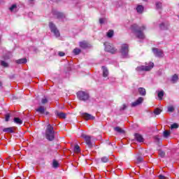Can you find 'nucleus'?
I'll list each match as a JSON object with an SVG mask.
<instances>
[{
    "label": "nucleus",
    "instance_id": "28",
    "mask_svg": "<svg viewBox=\"0 0 179 179\" xmlns=\"http://www.w3.org/2000/svg\"><path fill=\"white\" fill-rule=\"evenodd\" d=\"M73 54H75V55H78V54H80V49L79 48H75L73 50Z\"/></svg>",
    "mask_w": 179,
    "mask_h": 179
},
{
    "label": "nucleus",
    "instance_id": "15",
    "mask_svg": "<svg viewBox=\"0 0 179 179\" xmlns=\"http://www.w3.org/2000/svg\"><path fill=\"white\" fill-rule=\"evenodd\" d=\"M102 71L103 78H107L108 76V69L106 66H102Z\"/></svg>",
    "mask_w": 179,
    "mask_h": 179
},
{
    "label": "nucleus",
    "instance_id": "29",
    "mask_svg": "<svg viewBox=\"0 0 179 179\" xmlns=\"http://www.w3.org/2000/svg\"><path fill=\"white\" fill-rule=\"evenodd\" d=\"M115 131H116V132H118L119 134H122L124 131H122V129L120 128V127H117L115 128Z\"/></svg>",
    "mask_w": 179,
    "mask_h": 179
},
{
    "label": "nucleus",
    "instance_id": "20",
    "mask_svg": "<svg viewBox=\"0 0 179 179\" xmlns=\"http://www.w3.org/2000/svg\"><path fill=\"white\" fill-rule=\"evenodd\" d=\"M9 9L10 12H17V6H16V4H13Z\"/></svg>",
    "mask_w": 179,
    "mask_h": 179
},
{
    "label": "nucleus",
    "instance_id": "32",
    "mask_svg": "<svg viewBox=\"0 0 179 179\" xmlns=\"http://www.w3.org/2000/svg\"><path fill=\"white\" fill-rule=\"evenodd\" d=\"M102 163H107V162H108V157H103L101 159Z\"/></svg>",
    "mask_w": 179,
    "mask_h": 179
},
{
    "label": "nucleus",
    "instance_id": "9",
    "mask_svg": "<svg viewBox=\"0 0 179 179\" xmlns=\"http://www.w3.org/2000/svg\"><path fill=\"white\" fill-rule=\"evenodd\" d=\"M152 51L156 57H162L164 55L163 50L157 48H152Z\"/></svg>",
    "mask_w": 179,
    "mask_h": 179
},
{
    "label": "nucleus",
    "instance_id": "33",
    "mask_svg": "<svg viewBox=\"0 0 179 179\" xmlns=\"http://www.w3.org/2000/svg\"><path fill=\"white\" fill-rule=\"evenodd\" d=\"M160 113H162V110H160V108H157L154 110V114H155L156 115H159Z\"/></svg>",
    "mask_w": 179,
    "mask_h": 179
},
{
    "label": "nucleus",
    "instance_id": "50",
    "mask_svg": "<svg viewBox=\"0 0 179 179\" xmlns=\"http://www.w3.org/2000/svg\"><path fill=\"white\" fill-rule=\"evenodd\" d=\"M144 1H148V0H144Z\"/></svg>",
    "mask_w": 179,
    "mask_h": 179
},
{
    "label": "nucleus",
    "instance_id": "1",
    "mask_svg": "<svg viewBox=\"0 0 179 179\" xmlns=\"http://www.w3.org/2000/svg\"><path fill=\"white\" fill-rule=\"evenodd\" d=\"M145 29L146 27L142 26L141 27H139L136 25V24H134L131 27V31L134 33L137 38H139L140 40H143V38H145V34H143V30Z\"/></svg>",
    "mask_w": 179,
    "mask_h": 179
},
{
    "label": "nucleus",
    "instance_id": "38",
    "mask_svg": "<svg viewBox=\"0 0 179 179\" xmlns=\"http://www.w3.org/2000/svg\"><path fill=\"white\" fill-rule=\"evenodd\" d=\"M52 166H53L55 169H57V167H58V162L54 160V161H53V164H52Z\"/></svg>",
    "mask_w": 179,
    "mask_h": 179
},
{
    "label": "nucleus",
    "instance_id": "35",
    "mask_svg": "<svg viewBox=\"0 0 179 179\" xmlns=\"http://www.w3.org/2000/svg\"><path fill=\"white\" fill-rule=\"evenodd\" d=\"M3 58L4 59H9V58H12V53L8 52V55L5 56Z\"/></svg>",
    "mask_w": 179,
    "mask_h": 179
},
{
    "label": "nucleus",
    "instance_id": "26",
    "mask_svg": "<svg viewBox=\"0 0 179 179\" xmlns=\"http://www.w3.org/2000/svg\"><path fill=\"white\" fill-rule=\"evenodd\" d=\"M36 111L40 113V114H44V108L43 106H40L38 109H36Z\"/></svg>",
    "mask_w": 179,
    "mask_h": 179
},
{
    "label": "nucleus",
    "instance_id": "27",
    "mask_svg": "<svg viewBox=\"0 0 179 179\" xmlns=\"http://www.w3.org/2000/svg\"><path fill=\"white\" fill-rule=\"evenodd\" d=\"M74 152H75V153H80V147H79L78 145H75Z\"/></svg>",
    "mask_w": 179,
    "mask_h": 179
},
{
    "label": "nucleus",
    "instance_id": "16",
    "mask_svg": "<svg viewBox=\"0 0 179 179\" xmlns=\"http://www.w3.org/2000/svg\"><path fill=\"white\" fill-rule=\"evenodd\" d=\"M158 99L159 100H163V96H164V91L161 90V91H157Z\"/></svg>",
    "mask_w": 179,
    "mask_h": 179
},
{
    "label": "nucleus",
    "instance_id": "18",
    "mask_svg": "<svg viewBox=\"0 0 179 179\" xmlns=\"http://www.w3.org/2000/svg\"><path fill=\"white\" fill-rule=\"evenodd\" d=\"M80 47L81 48H87V47H89V44H87L86 41H82L80 42Z\"/></svg>",
    "mask_w": 179,
    "mask_h": 179
},
{
    "label": "nucleus",
    "instance_id": "37",
    "mask_svg": "<svg viewBox=\"0 0 179 179\" xmlns=\"http://www.w3.org/2000/svg\"><path fill=\"white\" fill-rule=\"evenodd\" d=\"M156 8H157V9H162V3L157 2L156 3Z\"/></svg>",
    "mask_w": 179,
    "mask_h": 179
},
{
    "label": "nucleus",
    "instance_id": "3",
    "mask_svg": "<svg viewBox=\"0 0 179 179\" xmlns=\"http://www.w3.org/2000/svg\"><path fill=\"white\" fill-rule=\"evenodd\" d=\"M153 66H155V64L153 63H150L149 66H138L136 69V71L137 72H138V73H141V72H144V71H150V69H152V68H153Z\"/></svg>",
    "mask_w": 179,
    "mask_h": 179
},
{
    "label": "nucleus",
    "instance_id": "23",
    "mask_svg": "<svg viewBox=\"0 0 179 179\" xmlns=\"http://www.w3.org/2000/svg\"><path fill=\"white\" fill-rule=\"evenodd\" d=\"M3 132H9L10 134L13 133V129L11 127L5 128L3 129Z\"/></svg>",
    "mask_w": 179,
    "mask_h": 179
},
{
    "label": "nucleus",
    "instance_id": "45",
    "mask_svg": "<svg viewBox=\"0 0 179 179\" xmlns=\"http://www.w3.org/2000/svg\"><path fill=\"white\" fill-rule=\"evenodd\" d=\"M160 29H162V30L164 29V23L160 24Z\"/></svg>",
    "mask_w": 179,
    "mask_h": 179
},
{
    "label": "nucleus",
    "instance_id": "43",
    "mask_svg": "<svg viewBox=\"0 0 179 179\" xmlns=\"http://www.w3.org/2000/svg\"><path fill=\"white\" fill-rule=\"evenodd\" d=\"M65 55V52H59V57H64Z\"/></svg>",
    "mask_w": 179,
    "mask_h": 179
},
{
    "label": "nucleus",
    "instance_id": "41",
    "mask_svg": "<svg viewBox=\"0 0 179 179\" xmlns=\"http://www.w3.org/2000/svg\"><path fill=\"white\" fill-rule=\"evenodd\" d=\"M104 22H106V19H104V18H100L99 19L100 24H103V23H104Z\"/></svg>",
    "mask_w": 179,
    "mask_h": 179
},
{
    "label": "nucleus",
    "instance_id": "2",
    "mask_svg": "<svg viewBox=\"0 0 179 179\" xmlns=\"http://www.w3.org/2000/svg\"><path fill=\"white\" fill-rule=\"evenodd\" d=\"M45 136L48 141H54L55 138V131L54 127L51 124H48L45 130Z\"/></svg>",
    "mask_w": 179,
    "mask_h": 179
},
{
    "label": "nucleus",
    "instance_id": "24",
    "mask_svg": "<svg viewBox=\"0 0 179 179\" xmlns=\"http://www.w3.org/2000/svg\"><path fill=\"white\" fill-rule=\"evenodd\" d=\"M113 36H114V31L109 30L107 33V37H108L109 38H111V37H113Z\"/></svg>",
    "mask_w": 179,
    "mask_h": 179
},
{
    "label": "nucleus",
    "instance_id": "21",
    "mask_svg": "<svg viewBox=\"0 0 179 179\" xmlns=\"http://www.w3.org/2000/svg\"><path fill=\"white\" fill-rule=\"evenodd\" d=\"M56 114L59 118H66V115L62 112H57Z\"/></svg>",
    "mask_w": 179,
    "mask_h": 179
},
{
    "label": "nucleus",
    "instance_id": "36",
    "mask_svg": "<svg viewBox=\"0 0 179 179\" xmlns=\"http://www.w3.org/2000/svg\"><path fill=\"white\" fill-rule=\"evenodd\" d=\"M168 111L169 113H173V111H174V106H170L168 107Z\"/></svg>",
    "mask_w": 179,
    "mask_h": 179
},
{
    "label": "nucleus",
    "instance_id": "47",
    "mask_svg": "<svg viewBox=\"0 0 179 179\" xmlns=\"http://www.w3.org/2000/svg\"><path fill=\"white\" fill-rule=\"evenodd\" d=\"M127 108V105L123 104L122 108H120V110H125Z\"/></svg>",
    "mask_w": 179,
    "mask_h": 179
},
{
    "label": "nucleus",
    "instance_id": "13",
    "mask_svg": "<svg viewBox=\"0 0 179 179\" xmlns=\"http://www.w3.org/2000/svg\"><path fill=\"white\" fill-rule=\"evenodd\" d=\"M135 138L136 139L137 142H144L145 139L143 138V137L142 136V135L139 134H135Z\"/></svg>",
    "mask_w": 179,
    "mask_h": 179
},
{
    "label": "nucleus",
    "instance_id": "49",
    "mask_svg": "<svg viewBox=\"0 0 179 179\" xmlns=\"http://www.w3.org/2000/svg\"><path fill=\"white\" fill-rule=\"evenodd\" d=\"M2 87V83L0 82V87Z\"/></svg>",
    "mask_w": 179,
    "mask_h": 179
},
{
    "label": "nucleus",
    "instance_id": "17",
    "mask_svg": "<svg viewBox=\"0 0 179 179\" xmlns=\"http://www.w3.org/2000/svg\"><path fill=\"white\" fill-rule=\"evenodd\" d=\"M138 93L141 96H146V90L143 87L138 88Z\"/></svg>",
    "mask_w": 179,
    "mask_h": 179
},
{
    "label": "nucleus",
    "instance_id": "8",
    "mask_svg": "<svg viewBox=\"0 0 179 179\" xmlns=\"http://www.w3.org/2000/svg\"><path fill=\"white\" fill-rule=\"evenodd\" d=\"M82 138L85 139V143H87V146H89V148H92V137L83 134L82 135Z\"/></svg>",
    "mask_w": 179,
    "mask_h": 179
},
{
    "label": "nucleus",
    "instance_id": "25",
    "mask_svg": "<svg viewBox=\"0 0 179 179\" xmlns=\"http://www.w3.org/2000/svg\"><path fill=\"white\" fill-rule=\"evenodd\" d=\"M177 80H178V76L175 74L173 76H172L171 81L173 82V83H176Z\"/></svg>",
    "mask_w": 179,
    "mask_h": 179
},
{
    "label": "nucleus",
    "instance_id": "40",
    "mask_svg": "<svg viewBox=\"0 0 179 179\" xmlns=\"http://www.w3.org/2000/svg\"><path fill=\"white\" fill-rule=\"evenodd\" d=\"M143 160V158L142 157H137V162L141 163Z\"/></svg>",
    "mask_w": 179,
    "mask_h": 179
},
{
    "label": "nucleus",
    "instance_id": "5",
    "mask_svg": "<svg viewBox=\"0 0 179 179\" xmlns=\"http://www.w3.org/2000/svg\"><path fill=\"white\" fill-rule=\"evenodd\" d=\"M128 52H129L128 45L127 44L122 45L120 52L122 54V58H128Z\"/></svg>",
    "mask_w": 179,
    "mask_h": 179
},
{
    "label": "nucleus",
    "instance_id": "11",
    "mask_svg": "<svg viewBox=\"0 0 179 179\" xmlns=\"http://www.w3.org/2000/svg\"><path fill=\"white\" fill-rule=\"evenodd\" d=\"M83 118H85V120H86L87 121L89 120H94V117L87 113H85L83 114Z\"/></svg>",
    "mask_w": 179,
    "mask_h": 179
},
{
    "label": "nucleus",
    "instance_id": "30",
    "mask_svg": "<svg viewBox=\"0 0 179 179\" xmlns=\"http://www.w3.org/2000/svg\"><path fill=\"white\" fill-rule=\"evenodd\" d=\"M169 136H170V131H164V138H169Z\"/></svg>",
    "mask_w": 179,
    "mask_h": 179
},
{
    "label": "nucleus",
    "instance_id": "39",
    "mask_svg": "<svg viewBox=\"0 0 179 179\" xmlns=\"http://www.w3.org/2000/svg\"><path fill=\"white\" fill-rule=\"evenodd\" d=\"M159 155L160 157H163L164 156H165L166 153H164V152H163V151H159Z\"/></svg>",
    "mask_w": 179,
    "mask_h": 179
},
{
    "label": "nucleus",
    "instance_id": "19",
    "mask_svg": "<svg viewBox=\"0 0 179 179\" xmlns=\"http://www.w3.org/2000/svg\"><path fill=\"white\" fill-rule=\"evenodd\" d=\"M14 122L15 124H17L18 125H22V124H23V120H20V118H19V117H15Z\"/></svg>",
    "mask_w": 179,
    "mask_h": 179
},
{
    "label": "nucleus",
    "instance_id": "6",
    "mask_svg": "<svg viewBox=\"0 0 179 179\" xmlns=\"http://www.w3.org/2000/svg\"><path fill=\"white\" fill-rule=\"evenodd\" d=\"M49 27L51 30V32L53 33L55 37H59L60 36L59 31L57 29V27H55V24H54L52 22H50Z\"/></svg>",
    "mask_w": 179,
    "mask_h": 179
},
{
    "label": "nucleus",
    "instance_id": "48",
    "mask_svg": "<svg viewBox=\"0 0 179 179\" xmlns=\"http://www.w3.org/2000/svg\"><path fill=\"white\" fill-rule=\"evenodd\" d=\"M30 3H33V2H34V0H29Z\"/></svg>",
    "mask_w": 179,
    "mask_h": 179
},
{
    "label": "nucleus",
    "instance_id": "4",
    "mask_svg": "<svg viewBox=\"0 0 179 179\" xmlns=\"http://www.w3.org/2000/svg\"><path fill=\"white\" fill-rule=\"evenodd\" d=\"M78 98L82 101H86L89 100V94L86 92L80 91L77 93Z\"/></svg>",
    "mask_w": 179,
    "mask_h": 179
},
{
    "label": "nucleus",
    "instance_id": "7",
    "mask_svg": "<svg viewBox=\"0 0 179 179\" xmlns=\"http://www.w3.org/2000/svg\"><path fill=\"white\" fill-rule=\"evenodd\" d=\"M104 45H105V51H107L108 52L114 54L117 51L115 48L111 46V45L108 43H105Z\"/></svg>",
    "mask_w": 179,
    "mask_h": 179
},
{
    "label": "nucleus",
    "instance_id": "42",
    "mask_svg": "<svg viewBox=\"0 0 179 179\" xmlns=\"http://www.w3.org/2000/svg\"><path fill=\"white\" fill-rule=\"evenodd\" d=\"M47 101H48V100H47V99H43L42 100H41V103H42V104H45V103H47Z\"/></svg>",
    "mask_w": 179,
    "mask_h": 179
},
{
    "label": "nucleus",
    "instance_id": "12",
    "mask_svg": "<svg viewBox=\"0 0 179 179\" xmlns=\"http://www.w3.org/2000/svg\"><path fill=\"white\" fill-rule=\"evenodd\" d=\"M52 13L55 16H57V19H62L63 17H65V15L63 13L58 11H52Z\"/></svg>",
    "mask_w": 179,
    "mask_h": 179
},
{
    "label": "nucleus",
    "instance_id": "14",
    "mask_svg": "<svg viewBox=\"0 0 179 179\" xmlns=\"http://www.w3.org/2000/svg\"><path fill=\"white\" fill-rule=\"evenodd\" d=\"M143 6L142 5H138L137 6L136 8V10L137 12V13H143Z\"/></svg>",
    "mask_w": 179,
    "mask_h": 179
},
{
    "label": "nucleus",
    "instance_id": "22",
    "mask_svg": "<svg viewBox=\"0 0 179 179\" xmlns=\"http://www.w3.org/2000/svg\"><path fill=\"white\" fill-rule=\"evenodd\" d=\"M17 64H26L27 62V59L26 58L20 59L16 60Z\"/></svg>",
    "mask_w": 179,
    "mask_h": 179
},
{
    "label": "nucleus",
    "instance_id": "31",
    "mask_svg": "<svg viewBox=\"0 0 179 179\" xmlns=\"http://www.w3.org/2000/svg\"><path fill=\"white\" fill-rule=\"evenodd\" d=\"M178 128V124L174 123L172 125H171V129H177Z\"/></svg>",
    "mask_w": 179,
    "mask_h": 179
},
{
    "label": "nucleus",
    "instance_id": "46",
    "mask_svg": "<svg viewBox=\"0 0 179 179\" xmlns=\"http://www.w3.org/2000/svg\"><path fill=\"white\" fill-rule=\"evenodd\" d=\"M159 179H166V178L163 175H159Z\"/></svg>",
    "mask_w": 179,
    "mask_h": 179
},
{
    "label": "nucleus",
    "instance_id": "34",
    "mask_svg": "<svg viewBox=\"0 0 179 179\" xmlns=\"http://www.w3.org/2000/svg\"><path fill=\"white\" fill-rule=\"evenodd\" d=\"M1 66H3L4 68H8V63H6L5 61L1 62Z\"/></svg>",
    "mask_w": 179,
    "mask_h": 179
},
{
    "label": "nucleus",
    "instance_id": "10",
    "mask_svg": "<svg viewBox=\"0 0 179 179\" xmlns=\"http://www.w3.org/2000/svg\"><path fill=\"white\" fill-rule=\"evenodd\" d=\"M143 103V98L139 97L136 101L131 103V107H136L137 106H140Z\"/></svg>",
    "mask_w": 179,
    "mask_h": 179
},
{
    "label": "nucleus",
    "instance_id": "44",
    "mask_svg": "<svg viewBox=\"0 0 179 179\" xmlns=\"http://www.w3.org/2000/svg\"><path fill=\"white\" fill-rule=\"evenodd\" d=\"M9 118H10V115L9 114L6 115V121H9Z\"/></svg>",
    "mask_w": 179,
    "mask_h": 179
}]
</instances>
